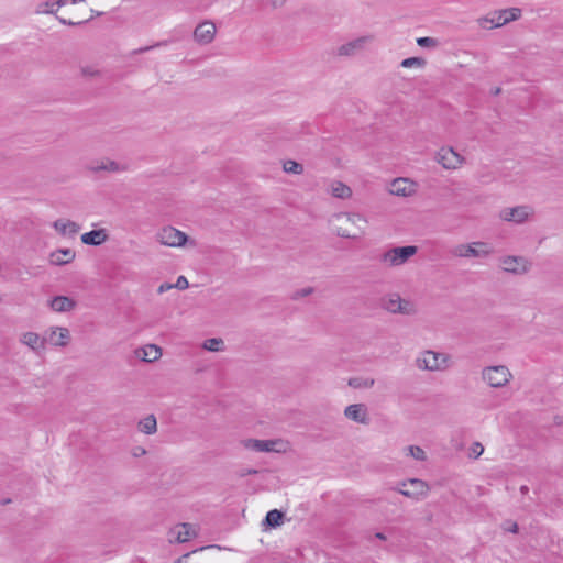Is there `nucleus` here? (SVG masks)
I'll return each mask as SVG.
<instances>
[{"label": "nucleus", "mask_w": 563, "mask_h": 563, "mask_svg": "<svg viewBox=\"0 0 563 563\" xmlns=\"http://www.w3.org/2000/svg\"><path fill=\"white\" fill-rule=\"evenodd\" d=\"M500 92V88L495 89V95H498Z\"/></svg>", "instance_id": "52"}, {"label": "nucleus", "mask_w": 563, "mask_h": 563, "mask_svg": "<svg viewBox=\"0 0 563 563\" xmlns=\"http://www.w3.org/2000/svg\"><path fill=\"white\" fill-rule=\"evenodd\" d=\"M277 444L276 441L272 440H255V439H249L244 442V445L246 449H250L252 451L256 452H272L276 451L275 445Z\"/></svg>", "instance_id": "23"}, {"label": "nucleus", "mask_w": 563, "mask_h": 563, "mask_svg": "<svg viewBox=\"0 0 563 563\" xmlns=\"http://www.w3.org/2000/svg\"><path fill=\"white\" fill-rule=\"evenodd\" d=\"M534 214V209L528 205L516 206L512 208H504L499 212V218L507 222L522 224Z\"/></svg>", "instance_id": "7"}, {"label": "nucleus", "mask_w": 563, "mask_h": 563, "mask_svg": "<svg viewBox=\"0 0 563 563\" xmlns=\"http://www.w3.org/2000/svg\"><path fill=\"white\" fill-rule=\"evenodd\" d=\"M223 346L224 342L222 339L219 338L207 339L202 344V347L210 352L222 351Z\"/></svg>", "instance_id": "32"}, {"label": "nucleus", "mask_w": 563, "mask_h": 563, "mask_svg": "<svg viewBox=\"0 0 563 563\" xmlns=\"http://www.w3.org/2000/svg\"><path fill=\"white\" fill-rule=\"evenodd\" d=\"M521 16V10L518 8L504 9L495 11L492 14L479 18L478 25L483 29L500 27L511 21H516Z\"/></svg>", "instance_id": "2"}, {"label": "nucleus", "mask_w": 563, "mask_h": 563, "mask_svg": "<svg viewBox=\"0 0 563 563\" xmlns=\"http://www.w3.org/2000/svg\"><path fill=\"white\" fill-rule=\"evenodd\" d=\"M484 452V448L479 442H474L470 450V456L477 459Z\"/></svg>", "instance_id": "38"}, {"label": "nucleus", "mask_w": 563, "mask_h": 563, "mask_svg": "<svg viewBox=\"0 0 563 563\" xmlns=\"http://www.w3.org/2000/svg\"><path fill=\"white\" fill-rule=\"evenodd\" d=\"M435 161L448 170H455L465 163L464 156L451 146L441 147L435 154Z\"/></svg>", "instance_id": "8"}, {"label": "nucleus", "mask_w": 563, "mask_h": 563, "mask_svg": "<svg viewBox=\"0 0 563 563\" xmlns=\"http://www.w3.org/2000/svg\"><path fill=\"white\" fill-rule=\"evenodd\" d=\"M374 384V378L353 377L349 379V386L353 388H372Z\"/></svg>", "instance_id": "31"}, {"label": "nucleus", "mask_w": 563, "mask_h": 563, "mask_svg": "<svg viewBox=\"0 0 563 563\" xmlns=\"http://www.w3.org/2000/svg\"><path fill=\"white\" fill-rule=\"evenodd\" d=\"M21 343L29 346L34 352H40L45 349L46 340L45 335L40 336V334L35 332H25L21 335Z\"/></svg>", "instance_id": "19"}, {"label": "nucleus", "mask_w": 563, "mask_h": 563, "mask_svg": "<svg viewBox=\"0 0 563 563\" xmlns=\"http://www.w3.org/2000/svg\"><path fill=\"white\" fill-rule=\"evenodd\" d=\"M374 37L372 35H365L357 37L353 41H350L345 44H342L338 47L336 55L341 57H352L355 56L367 47L368 44L373 42Z\"/></svg>", "instance_id": "12"}, {"label": "nucleus", "mask_w": 563, "mask_h": 563, "mask_svg": "<svg viewBox=\"0 0 563 563\" xmlns=\"http://www.w3.org/2000/svg\"><path fill=\"white\" fill-rule=\"evenodd\" d=\"M109 235L106 229L91 230L81 235V242L87 245L98 246L107 242Z\"/></svg>", "instance_id": "20"}, {"label": "nucleus", "mask_w": 563, "mask_h": 563, "mask_svg": "<svg viewBox=\"0 0 563 563\" xmlns=\"http://www.w3.org/2000/svg\"><path fill=\"white\" fill-rule=\"evenodd\" d=\"M382 307L390 313L410 316L416 313L415 305L399 295L393 294L382 300Z\"/></svg>", "instance_id": "6"}, {"label": "nucleus", "mask_w": 563, "mask_h": 563, "mask_svg": "<svg viewBox=\"0 0 563 563\" xmlns=\"http://www.w3.org/2000/svg\"><path fill=\"white\" fill-rule=\"evenodd\" d=\"M139 431L145 434H154L157 431V420L154 415L141 419L137 424Z\"/></svg>", "instance_id": "28"}, {"label": "nucleus", "mask_w": 563, "mask_h": 563, "mask_svg": "<svg viewBox=\"0 0 563 563\" xmlns=\"http://www.w3.org/2000/svg\"><path fill=\"white\" fill-rule=\"evenodd\" d=\"M400 65L404 68L423 67L426 65V60L421 57H409L404 59Z\"/></svg>", "instance_id": "35"}, {"label": "nucleus", "mask_w": 563, "mask_h": 563, "mask_svg": "<svg viewBox=\"0 0 563 563\" xmlns=\"http://www.w3.org/2000/svg\"><path fill=\"white\" fill-rule=\"evenodd\" d=\"M125 169H126V167L124 165H121L120 163L109 159V158H104L100 163L89 166V170H91L93 173H99V172L119 173V172H124Z\"/></svg>", "instance_id": "22"}, {"label": "nucleus", "mask_w": 563, "mask_h": 563, "mask_svg": "<svg viewBox=\"0 0 563 563\" xmlns=\"http://www.w3.org/2000/svg\"><path fill=\"white\" fill-rule=\"evenodd\" d=\"M417 44L423 48H435L439 46V41L434 37L426 36L417 38Z\"/></svg>", "instance_id": "36"}, {"label": "nucleus", "mask_w": 563, "mask_h": 563, "mask_svg": "<svg viewBox=\"0 0 563 563\" xmlns=\"http://www.w3.org/2000/svg\"><path fill=\"white\" fill-rule=\"evenodd\" d=\"M452 253L459 257H486L492 253L485 242H473L471 244H459Z\"/></svg>", "instance_id": "11"}, {"label": "nucleus", "mask_w": 563, "mask_h": 563, "mask_svg": "<svg viewBox=\"0 0 563 563\" xmlns=\"http://www.w3.org/2000/svg\"><path fill=\"white\" fill-rule=\"evenodd\" d=\"M91 13H93V14H96V15H98V16L102 14V12H97V11H95V10H91Z\"/></svg>", "instance_id": "51"}, {"label": "nucleus", "mask_w": 563, "mask_h": 563, "mask_svg": "<svg viewBox=\"0 0 563 563\" xmlns=\"http://www.w3.org/2000/svg\"><path fill=\"white\" fill-rule=\"evenodd\" d=\"M407 485H410L412 489H404L400 488L398 492L409 498L419 499L422 496H426L428 493V484L419 478H410L407 482H402L401 486L406 487Z\"/></svg>", "instance_id": "15"}, {"label": "nucleus", "mask_w": 563, "mask_h": 563, "mask_svg": "<svg viewBox=\"0 0 563 563\" xmlns=\"http://www.w3.org/2000/svg\"><path fill=\"white\" fill-rule=\"evenodd\" d=\"M91 13H93V14H96V15H98V16L102 14V12H97V11H95V10H91Z\"/></svg>", "instance_id": "50"}, {"label": "nucleus", "mask_w": 563, "mask_h": 563, "mask_svg": "<svg viewBox=\"0 0 563 563\" xmlns=\"http://www.w3.org/2000/svg\"><path fill=\"white\" fill-rule=\"evenodd\" d=\"M284 512L278 509L269 510L263 521L269 528H277L283 523Z\"/></svg>", "instance_id": "29"}, {"label": "nucleus", "mask_w": 563, "mask_h": 563, "mask_svg": "<svg viewBox=\"0 0 563 563\" xmlns=\"http://www.w3.org/2000/svg\"><path fill=\"white\" fill-rule=\"evenodd\" d=\"M375 537H376L377 539H379V540H386V536H385L384 533H382V532H377V533L375 534Z\"/></svg>", "instance_id": "47"}, {"label": "nucleus", "mask_w": 563, "mask_h": 563, "mask_svg": "<svg viewBox=\"0 0 563 563\" xmlns=\"http://www.w3.org/2000/svg\"><path fill=\"white\" fill-rule=\"evenodd\" d=\"M76 253L71 249H58L49 254V263L62 266L73 262Z\"/></svg>", "instance_id": "21"}, {"label": "nucleus", "mask_w": 563, "mask_h": 563, "mask_svg": "<svg viewBox=\"0 0 563 563\" xmlns=\"http://www.w3.org/2000/svg\"><path fill=\"white\" fill-rule=\"evenodd\" d=\"M217 27L214 23L205 21L198 24L194 31V38L198 44L207 45L214 38Z\"/></svg>", "instance_id": "16"}, {"label": "nucleus", "mask_w": 563, "mask_h": 563, "mask_svg": "<svg viewBox=\"0 0 563 563\" xmlns=\"http://www.w3.org/2000/svg\"><path fill=\"white\" fill-rule=\"evenodd\" d=\"M173 286L179 290H185L188 288L189 283L185 276H179Z\"/></svg>", "instance_id": "39"}, {"label": "nucleus", "mask_w": 563, "mask_h": 563, "mask_svg": "<svg viewBox=\"0 0 563 563\" xmlns=\"http://www.w3.org/2000/svg\"><path fill=\"white\" fill-rule=\"evenodd\" d=\"M91 13H93V14H96V15H98V16L102 14V12H97V11H95V10H91Z\"/></svg>", "instance_id": "49"}, {"label": "nucleus", "mask_w": 563, "mask_h": 563, "mask_svg": "<svg viewBox=\"0 0 563 563\" xmlns=\"http://www.w3.org/2000/svg\"><path fill=\"white\" fill-rule=\"evenodd\" d=\"M415 183L407 178H397L389 185V192L395 196L408 197L415 192Z\"/></svg>", "instance_id": "17"}, {"label": "nucleus", "mask_w": 563, "mask_h": 563, "mask_svg": "<svg viewBox=\"0 0 563 563\" xmlns=\"http://www.w3.org/2000/svg\"><path fill=\"white\" fill-rule=\"evenodd\" d=\"M70 332L64 327H51L45 331L46 343L56 347H65L70 342Z\"/></svg>", "instance_id": "13"}, {"label": "nucleus", "mask_w": 563, "mask_h": 563, "mask_svg": "<svg viewBox=\"0 0 563 563\" xmlns=\"http://www.w3.org/2000/svg\"><path fill=\"white\" fill-rule=\"evenodd\" d=\"M48 306L55 312H69L76 307V301L67 296H55Z\"/></svg>", "instance_id": "18"}, {"label": "nucleus", "mask_w": 563, "mask_h": 563, "mask_svg": "<svg viewBox=\"0 0 563 563\" xmlns=\"http://www.w3.org/2000/svg\"><path fill=\"white\" fill-rule=\"evenodd\" d=\"M344 417L347 420L360 424H368L371 419L365 404H353L344 409Z\"/></svg>", "instance_id": "14"}, {"label": "nucleus", "mask_w": 563, "mask_h": 563, "mask_svg": "<svg viewBox=\"0 0 563 563\" xmlns=\"http://www.w3.org/2000/svg\"><path fill=\"white\" fill-rule=\"evenodd\" d=\"M407 454L417 461H424L427 459L426 452L418 445H409L406 448Z\"/></svg>", "instance_id": "34"}, {"label": "nucleus", "mask_w": 563, "mask_h": 563, "mask_svg": "<svg viewBox=\"0 0 563 563\" xmlns=\"http://www.w3.org/2000/svg\"><path fill=\"white\" fill-rule=\"evenodd\" d=\"M313 292V288L312 287H307V288H302V289H299L297 290L292 298L294 299H299V298H302V297H307L309 295H311Z\"/></svg>", "instance_id": "40"}, {"label": "nucleus", "mask_w": 563, "mask_h": 563, "mask_svg": "<svg viewBox=\"0 0 563 563\" xmlns=\"http://www.w3.org/2000/svg\"><path fill=\"white\" fill-rule=\"evenodd\" d=\"M187 234L174 227H165L156 234V240L166 246L179 247L187 242Z\"/></svg>", "instance_id": "10"}, {"label": "nucleus", "mask_w": 563, "mask_h": 563, "mask_svg": "<svg viewBox=\"0 0 563 563\" xmlns=\"http://www.w3.org/2000/svg\"><path fill=\"white\" fill-rule=\"evenodd\" d=\"M499 262L504 272L514 275H523L531 268V263L523 256L507 255L503 256Z\"/></svg>", "instance_id": "9"}, {"label": "nucleus", "mask_w": 563, "mask_h": 563, "mask_svg": "<svg viewBox=\"0 0 563 563\" xmlns=\"http://www.w3.org/2000/svg\"><path fill=\"white\" fill-rule=\"evenodd\" d=\"M331 225L336 235L345 239H360L366 228V220L358 213H336L331 219Z\"/></svg>", "instance_id": "1"}, {"label": "nucleus", "mask_w": 563, "mask_h": 563, "mask_svg": "<svg viewBox=\"0 0 563 563\" xmlns=\"http://www.w3.org/2000/svg\"><path fill=\"white\" fill-rule=\"evenodd\" d=\"M520 492H521V494L526 495V494L529 492L528 486L522 485V486L520 487Z\"/></svg>", "instance_id": "46"}, {"label": "nucleus", "mask_w": 563, "mask_h": 563, "mask_svg": "<svg viewBox=\"0 0 563 563\" xmlns=\"http://www.w3.org/2000/svg\"><path fill=\"white\" fill-rule=\"evenodd\" d=\"M139 450H140V451H136V452L134 453V455H135V456H139V455H142V454H145V453H146V451H145L144 449H139Z\"/></svg>", "instance_id": "48"}, {"label": "nucleus", "mask_w": 563, "mask_h": 563, "mask_svg": "<svg viewBox=\"0 0 563 563\" xmlns=\"http://www.w3.org/2000/svg\"><path fill=\"white\" fill-rule=\"evenodd\" d=\"M80 73L84 77H89V78L98 77L100 75V71L92 66L81 67Z\"/></svg>", "instance_id": "37"}, {"label": "nucleus", "mask_w": 563, "mask_h": 563, "mask_svg": "<svg viewBox=\"0 0 563 563\" xmlns=\"http://www.w3.org/2000/svg\"><path fill=\"white\" fill-rule=\"evenodd\" d=\"M142 353H137L144 362H154L162 356V350L155 344H148L141 350Z\"/></svg>", "instance_id": "27"}, {"label": "nucleus", "mask_w": 563, "mask_h": 563, "mask_svg": "<svg viewBox=\"0 0 563 563\" xmlns=\"http://www.w3.org/2000/svg\"><path fill=\"white\" fill-rule=\"evenodd\" d=\"M418 247L415 245L396 246L385 251L379 261L388 267H397L404 265L408 260L417 254Z\"/></svg>", "instance_id": "3"}, {"label": "nucleus", "mask_w": 563, "mask_h": 563, "mask_svg": "<svg viewBox=\"0 0 563 563\" xmlns=\"http://www.w3.org/2000/svg\"><path fill=\"white\" fill-rule=\"evenodd\" d=\"M172 288H174L173 284L164 283L158 287L157 292L163 294L167 290H170Z\"/></svg>", "instance_id": "43"}, {"label": "nucleus", "mask_w": 563, "mask_h": 563, "mask_svg": "<svg viewBox=\"0 0 563 563\" xmlns=\"http://www.w3.org/2000/svg\"><path fill=\"white\" fill-rule=\"evenodd\" d=\"M63 5L64 0H46L36 5L35 12L37 14H55Z\"/></svg>", "instance_id": "26"}, {"label": "nucleus", "mask_w": 563, "mask_h": 563, "mask_svg": "<svg viewBox=\"0 0 563 563\" xmlns=\"http://www.w3.org/2000/svg\"><path fill=\"white\" fill-rule=\"evenodd\" d=\"M449 355L431 350L422 352L416 358V366L423 371H442L448 367Z\"/></svg>", "instance_id": "5"}, {"label": "nucleus", "mask_w": 563, "mask_h": 563, "mask_svg": "<svg viewBox=\"0 0 563 563\" xmlns=\"http://www.w3.org/2000/svg\"><path fill=\"white\" fill-rule=\"evenodd\" d=\"M55 230L63 235H75L78 233L80 227L70 220L58 219L53 223Z\"/></svg>", "instance_id": "24"}, {"label": "nucleus", "mask_w": 563, "mask_h": 563, "mask_svg": "<svg viewBox=\"0 0 563 563\" xmlns=\"http://www.w3.org/2000/svg\"><path fill=\"white\" fill-rule=\"evenodd\" d=\"M283 169L287 174L300 175L303 173V166L292 159L286 161L283 165Z\"/></svg>", "instance_id": "33"}, {"label": "nucleus", "mask_w": 563, "mask_h": 563, "mask_svg": "<svg viewBox=\"0 0 563 563\" xmlns=\"http://www.w3.org/2000/svg\"><path fill=\"white\" fill-rule=\"evenodd\" d=\"M511 378L512 374L505 365L486 366L482 369V379L493 388L506 386Z\"/></svg>", "instance_id": "4"}, {"label": "nucleus", "mask_w": 563, "mask_h": 563, "mask_svg": "<svg viewBox=\"0 0 563 563\" xmlns=\"http://www.w3.org/2000/svg\"><path fill=\"white\" fill-rule=\"evenodd\" d=\"M256 473V470H250L249 474Z\"/></svg>", "instance_id": "53"}, {"label": "nucleus", "mask_w": 563, "mask_h": 563, "mask_svg": "<svg viewBox=\"0 0 563 563\" xmlns=\"http://www.w3.org/2000/svg\"><path fill=\"white\" fill-rule=\"evenodd\" d=\"M166 41L164 42H158L154 45H151V46H144V47H141V48H137L135 51H133V54H142V53H145V52H148L151 49H153L154 47H159V46H163V45H166Z\"/></svg>", "instance_id": "41"}, {"label": "nucleus", "mask_w": 563, "mask_h": 563, "mask_svg": "<svg viewBox=\"0 0 563 563\" xmlns=\"http://www.w3.org/2000/svg\"><path fill=\"white\" fill-rule=\"evenodd\" d=\"M170 533L175 534V541L179 543L187 542L196 536V531L190 523H181L176 530H172Z\"/></svg>", "instance_id": "25"}, {"label": "nucleus", "mask_w": 563, "mask_h": 563, "mask_svg": "<svg viewBox=\"0 0 563 563\" xmlns=\"http://www.w3.org/2000/svg\"><path fill=\"white\" fill-rule=\"evenodd\" d=\"M331 194L335 198L345 199L352 196V190L342 181H334L331 185Z\"/></svg>", "instance_id": "30"}, {"label": "nucleus", "mask_w": 563, "mask_h": 563, "mask_svg": "<svg viewBox=\"0 0 563 563\" xmlns=\"http://www.w3.org/2000/svg\"><path fill=\"white\" fill-rule=\"evenodd\" d=\"M504 529L511 533L518 532V525L516 522H506Z\"/></svg>", "instance_id": "42"}, {"label": "nucleus", "mask_w": 563, "mask_h": 563, "mask_svg": "<svg viewBox=\"0 0 563 563\" xmlns=\"http://www.w3.org/2000/svg\"><path fill=\"white\" fill-rule=\"evenodd\" d=\"M273 8H280L286 0H268Z\"/></svg>", "instance_id": "45"}, {"label": "nucleus", "mask_w": 563, "mask_h": 563, "mask_svg": "<svg viewBox=\"0 0 563 563\" xmlns=\"http://www.w3.org/2000/svg\"><path fill=\"white\" fill-rule=\"evenodd\" d=\"M57 20L64 24V25H70V26H75V25H79L81 22H73V21H68L64 18H60V16H57Z\"/></svg>", "instance_id": "44"}]
</instances>
